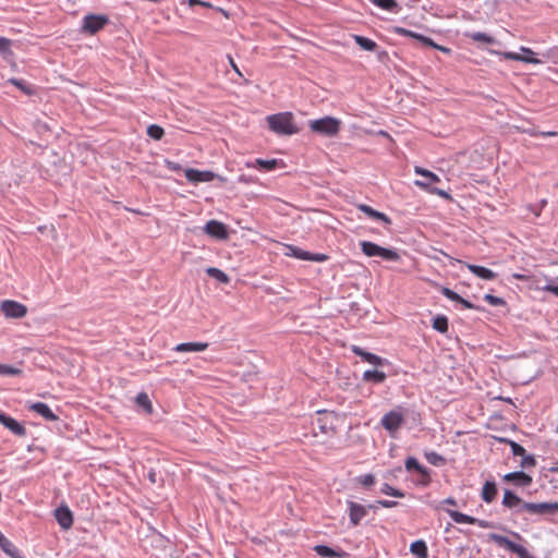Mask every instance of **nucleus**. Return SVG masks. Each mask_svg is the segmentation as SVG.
Instances as JSON below:
<instances>
[{"label":"nucleus","mask_w":558,"mask_h":558,"mask_svg":"<svg viewBox=\"0 0 558 558\" xmlns=\"http://www.w3.org/2000/svg\"><path fill=\"white\" fill-rule=\"evenodd\" d=\"M269 129L281 135H292L298 133V128L293 122L291 112L276 113L267 117Z\"/></svg>","instance_id":"nucleus-1"},{"label":"nucleus","mask_w":558,"mask_h":558,"mask_svg":"<svg viewBox=\"0 0 558 558\" xmlns=\"http://www.w3.org/2000/svg\"><path fill=\"white\" fill-rule=\"evenodd\" d=\"M414 172L416 174L424 177V180H416L414 182V184L416 186H418L422 190H425L432 194H436L445 199L450 198L449 193H447L446 191L437 189V187H432V184L440 182V178L436 173H434L427 169H424L422 167H418V166L414 167Z\"/></svg>","instance_id":"nucleus-2"},{"label":"nucleus","mask_w":558,"mask_h":558,"mask_svg":"<svg viewBox=\"0 0 558 558\" xmlns=\"http://www.w3.org/2000/svg\"><path fill=\"white\" fill-rule=\"evenodd\" d=\"M308 126L314 133L325 136H336L340 131L341 121L333 117H324L310 121Z\"/></svg>","instance_id":"nucleus-3"},{"label":"nucleus","mask_w":558,"mask_h":558,"mask_svg":"<svg viewBox=\"0 0 558 558\" xmlns=\"http://www.w3.org/2000/svg\"><path fill=\"white\" fill-rule=\"evenodd\" d=\"M363 254L368 257L379 256L386 260L397 262L400 259V255L390 248L381 247L376 243L369 241H362L360 243Z\"/></svg>","instance_id":"nucleus-4"},{"label":"nucleus","mask_w":558,"mask_h":558,"mask_svg":"<svg viewBox=\"0 0 558 558\" xmlns=\"http://www.w3.org/2000/svg\"><path fill=\"white\" fill-rule=\"evenodd\" d=\"M404 423V413L400 408L386 413L380 421L381 426L389 432L391 436L399 430Z\"/></svg>","instance_id":"nucleus-5"},{"label":"nucleus","mask_w":558,"mask_h":558,"mask_svg":"<svg viewBox=\"0 0 558 558\" xmlns=\"http://www.w3.org/2000/svg\"><path fill=\"white\" fill-rule=\"evenodd\" d=\"M520 51L522 53L506 51V52H497V54L501 56L506 60L521 61V62L531 63V64H539L541 63V60L534 57L535 52L531 48L521 46ZM492 52L496 53V51H492Z\"/></svg>","instance_id":"nucleus-6"},{"label":"nucleus","mask_w":558,"mask_h":558,"mask_svg":"<svg viewBox=\"0 0 558 558\" xmlns=\"http://www.w3.org/2000/svg\"><path fill=\"white\" fill-rule=\"evenodd\" d=\"M286 248H287V252H286L287 256L294 257V258H298L301 260H311V262L323 263L329 258L326 254L311 253V252L304 251V250L293 246V245H287Z\"/></svg>","instance_id":"nucleus-7"},{"label":"nucleus","mask_w":558,"mask_h":558,"mask_svg":"<svg viewBox=\"0 0 558 558\" xmlns=\"http://www.w3.org/2000/svg\"><path fill=\"white\" fill-rule=\"evenodd\" d=\"M0 310L9 318H22L27 314V307L24 304L12 300L2 301Z\"/></svg>","instance_id":"nucleus-8"},{"label":"nucleus","mask_w":558,"mask_h":558,"mask_svg":"<svg viewBox=\"0 0 558 558\" xmlns=\"http://www.w3.org/2000/svg\"><path fill=\"white\" fill-rule=\"evenodd\" d=\"M108 23V17L105 15H87L84 17L83 21V29L84 32L94 35L100 29L105 27V25Z\"/></svg>","instance_id":"nucleus-9"},{"label":"nucleus","mask_w":558,"mask_h":558,"mask_svg":"<svg viewBox=\"0 0 558 558\" xmlns=\"http://www.w3.org/2000/svg\"><path fill=\"white\" fill-rule=\"evenodd\" d=\"M350 523L353 526L360 524L361 520L367 514V509H376V506L365 507L354 501H348Z\"/></svg>","instance_id":"nucleus-10"},{"label":"nucleus","mask_w":558,"mask_h":558,"mask_svg":"<svg viewBox=\"0 0 558 558\" xmlns=\"http://www.w3.org/2000/svg\"><path fill=\"white\" fill-rule=\"evenodd\" d=\"M522 509L531 514H546V513H553L555 511H558V502H541V504H533V502H523Z\"/></svg>","instance_id":"nucleus-11"},{"label":"nucleus","mask_w":558,"mask_h":558,"mask_svg":"<svg viewBox=\"0 0 558 558\" xmlns=\"http://www.w3.org/2000/svg\"><path fill=\"white\" fill-rule=\"evenodd\" d=\"M204 231L209 236L215 238L217 240H227L229 236L226 225L218 220H209L205 225Z\"/></svg>","instance_id":"nucleus-12"},{"label":"nucleus","mask_w":558,"mask_h":558,"mask_svg":"<svg viewBox=\"0 0 558 558\" xmlns=\"http://www.w3.org/2000/svg\"><path fill=\"white\" fill-rule=\"evenodd\" d=\"M54 518L63 530H69L73 525V514L68 506H60L54 510Z\"/></svg>","instance_id":"nucleus-13"},{"label":"nucleus","mask_w":558,"mask_h":558,"mask_svg":"<svg viewBox=\"0 0 558 558\" xmlns=\"http://www.w3.org/2000/svg\"><path fill=\"white\" fill-rule=\"evenodd\" d=\"M352 352L360 356L364 362H367L372 365H375V366H379V365H385V364H389V362L374 353H371V352H367L365 351L364 349H362L361 347H357V345H353L352 347Z\"/></svg>","instance_id":"nucleus-14"},{"label":"nucleus","mask_w":558,"mask_h":558,"mask_svg":"<svg viewBox=\"0 0 558 558\" xmlns=\"http://www.w3.org/2000/svg\"><path fill=\"white\" fill-rule=\"evenodd\" d=\"M184 174L186 180L193 183L210 182L215 178V174L211 171H201L192 168L186 169Z\"/></svg>","instance_id":"nucleus-15"},{"label":"nucleus","mask_w":558,"mask_h":558,"mask_svg":"<svg viewBox=\"0 0 558 558\" xmlns=\"http://www.w3.org/2000/svg\"><path fill=\"white\" fill-rule=\"evenodd\" d=\"M317 417V425L323 434H328L329 432H333V415L332 413H327L325 411H319Z\"/></svg>","instance_id":"nucleus-16"},{"label":"nucleus","mask_w":558,"mask_h":558,"mask_svg":"<svg viewBox=\"0 0 558 558\" xmlns=\"http://www.w3.org/2000/svg\"><path fill=\"white\" fill-rule=\"evenodd\" d=\"M28 409L31 411L36 412L37 414H39L40 416H43L44 418H46L47 421H50V422H54V421H57L59 418L51 411V409L46 403H43V402L32 403V404L28 405Z\"/></svg>","instance_id":"nucleus-17"},{"label":"nucleus","mask_w":558,"mask_h":558,"mask_svg":"<svg viewBox=\"0 0 558 558\" xmlns=\"http://www.w3.org/2000/svg\"><path fill=\"white\" fill-rule=\"evenodd\" d=\"M0 422L17 436H24L26 434V428L11 416L0 414Z\"/></svg>","instance_id":"nucleus-18"},{"label":"nucleus","mask_w":558,"mask_h":558,"mask_svg":"<svg viewBox=\"0 0 558 558\" xmlns=\"http://www.w3.org/2000/svg\"><path fill=\"white\" fill-rule=\"evenodd\" d=\"M504 480L507 482H513L519 486H530L532 483V477L522 471L508 473L504 476Z\"/></svg>","instance_id":"nucleus-19"},{"label":"nucleus","mask_w":558,"mask_h":558,"mask_svg":"<svg viewBox=\"0 0 558 558\" xmlns=\"http://www.w3.org/2000/svg\"><path fill=\"white\" fill-rule=\"evenodd\" d=\"M395 33L398 35H401V36L417 39L425 46H429V47L435 46V43L432 38L421 35V34H417V33H414V32L403 28V27H395Z\"/></svg>","instance_id":"nucleus-20"},{"label":"nucleus","mask_w":558,"mask_h":558,"mask_svg":"<svg viewBox=\"0 0 558 558\" xmlns=\"http://www.w3.org/2000/svg\"><path fill=\"white\" fill-rule=\"evenodd\" d=\"M208 348L207 342H184L174 347L175 352H202Z\"/></svg>","instance_id":"nucleus-21"},{"label":"nucleus","mask_w":558,"mask_h":558,"mask_svg":"<svg viewBox=\"0 0 558 558\" xmlns=\"http://www.w3.org/2000/svg\"><path fill=\"white\" fill-rule=\"evenodd\" d=\"M466 267L472 274L484 280H494L497 277L496 272L484 266L466 264Z\"/></svg>","instance_id":"nucleus-22"},{"label":"nucleus","mask_w":558,"mask_h":558,"mask_svg":"<svg viewBox=\"0 0 558 558\" xmlns=\"http://www.w3.org/2000/svg\"><path fill=\"white\" fill-rule=\"evenodd\" d=\"M315 553L325 558H343L347 556V553L343 550L337 551L326 545H316L314 547Z\"/></svg>","instance_id":"nucleus-23"},{"label":"nucleus","mask_w":558,"mask_h":558,"mask_svg":"<svg viewBox=\"0 0 558 558\" xmlns=\"http://www.w3.org/2000/svg\"><path fill=\"white\" fill-rule=\"evenodd\" d=\"M410 551L416 558H428V548L423 539L413 542L410 545Z\"/></svg>","instance_id":"nucleus-24"},{"label":"nucleus","mask_w":558,"mask_h":558,"mask_svg":"<svg viewBox=\"0 0 558 558\" xmlns=\"http://www.w3.org/2000/svg\"><path fill=\"white\" fill-rule=\"evenodd\" d=\"M496 496H497V487H496L495 482L487 481L484 484L483 489H482V499L485 502L490 504L495 500Z\"/></svg>","instance_id":"nucleus-25"},{"label":"nucleus","mask_w":558,"mask_h":558,"mask_svg":"<svg viewBox=\"0 0 558 558\" xmlns=\"http://www.w3.org/2000/svg\"><path fill=\"white\" fill-rule=\"evenodd\" d=\"M359 209L361 211L365 213L367 216H369L373 219L381 220V221H384L385 223H388V225L391 222V220H390V218L388 216H386L384 213H379V211L373 209L368 205L361 204V205H359Z\"/></svg>","instance_id":"nucleus-26"},{"label":"nucleus","mask_w":558,"mask_h":558,"mask_svg":"<svg viewBox=\"0 0 558 558\" xmlns=\"http://www.w3.org/2000/svg\"><path fill=\"white\" fill-rule=\"evenodd\" d=\"M0 547L11 558H23L20 554V550L5 536L1 539Z\"/></svg>","instance_id":"nucleus-27"},{"label":"nucleus","mask_w":558,"mask_h":558,"mask_svg":"<svg viewBox=\"0 0 558 558\" xmlns=\"http://www.w3.org/2000/svg\"><path fill=\"white\" fill-rule=\"evenodd\" d=\"M386 374L381 371L377 369H368L363 373L364 381H373V383H384L386 380Z\"/></svg>","instance_id":"nucleus-28"},{"label":"nucleus","mask_w":558,"mask_h":558,"mask_svg":"<svg viewBox=\"0 0 558 558\" xmlns=\"http://www.w3.org/2000/svg\"><path fill=\"white\" fill-rule=\"evenodd\" d=\"M523 501L511 490H506L502 498V505L507 508H515L522 506Z\"/></svg>","instance_id":"nucleus-29"},{"label":"nucleus","mask_w":558,"mask_h":558,"mask_svg":"<svg viewBox=\"0 0 558 558\" xmlns=\"http://www.w3.org/2000/svg\"><path fill=\"white\" fill-rule=\"evenodd\" d=\"M449 517L456 522L461 524H472L475 522V518L464 514L456 510H447Z\"/></svg>","instance_id":"nucleus-30"},{"label":"nucleus","mask_w":558,"mask_h":558,"mask_svg":"<svg viewBox=\"0 0 558 558\" xmlns=\"http://www.w3.org/2000/svg\"><path fill=\"white\" fill-rule=\"evenodd\" d=\"M353 38L363 50L374 51L377 48V44L367 37L361 35H353Z\"/></svg>","instance_id":"nucleus-31"},{"label":"nucleus","mask_w":558,"mask_h":558,"mask_svg":"<svg viewBox=\"0 0 558 558\" xmlns=\"http://www.w3.org/2000/svg\"><path fill=\"white\" fill-rule=\"evenodd\" d=\"M136 404L143 408L147 414L153 413V404L146 392H141L137 395Z\"/></svg>","instance_id":"nucleus-32"},{"label":"nucleus","mask_w":558,"mask_h":558,"mask_svg":"<svg viewBox=\"0 0 558 558\" xmlns=\"http://www.w3.org/2000/svg\"><path fill=\"white\" fill-rule=\"evenodd\" d=\"M206 274L211 277V278H215L216 280H218L219 282L221 283H229L230 282V278L229 276L223 272L222 270L218 269V268H215V267H209L206 269Z\"/></svg>","instance_id":"nucleus-33"},{"label":"nucleus","mask_w":558,"mask_h":558,"mask_svg":"<svg viewBox=\"0 0 558 558\" xmlns=\"http://www.w3.org/2000/svg\"><path fill=\"white\" fill-rule=\"evenodd\" d=\"M466 36L477 43L494 44L496 41L494 37L481 32L470 33Z\"/></svg>","instance_id":"nucleus-34"},{"label":"nucleus","mask_w":558,"mask_h":558,"mask_svg":"<svg viewBox=\"0 0 558 558\" xmlns=\"http://www.w3.org/2000/svg\"><path fill=\"white\" fill-rule=\"evenodd\" d=\"M433 328L441 333L448 331V318L444 315L436 316L433 320Z\"/></svg>","instance_id":"nucleus-35"},{"label":"nucleus","mask_w":558,"mask_h":558,"mask_svg":"<svg viewBox=\"0 0 558 558\" xmlns=\"http://www.w3.org/2000/svg\"><path fill=\"white\" fill-rule=\"evenodd\" d=\"M500 441L506 442L510 446L513 456L522 457L526 452V450L520 444L513 440L500 438Z\"/></svg>","instance_id":"nucleus-36"},{"label":"nucleus","mask_w":558,"mask_h":558,"mask_svg":"<svg viewBox=\"0 0 558 558\" xmlns=\"http://www.w3.org/2000/svg\"><path fill=\"white\" fill-rule=\"evenodd\" d=\"M377 7L387 10L395 11L398 8V2L396 0H371Z\"/></svg>","instance_id":"nucleus-37"},{"label":"nucleus","mask_w":558,"mask_h":558,"mask_svg":"<svg viewBox=\"0 0 558 558\" xmlns=\"http://www.w3.org/2000/svg\"><path fill=\"white\" fill-rule=\"evenodd\" d=\"M380 492L385 495H388V496H392V497H397V498H403L404 497V493L390 486L389 484L385 483L381 488H380Z\"/></svg>","instance_id":"nucleus-38"},{"label":"nucleus","mask_w":558,"mask_h":558,"mask_svg":"<svg viewBox=\"0 0 558 558\" xmlns=\"http://www.w3.org/2000/svg\"><path fill=\"white\" fill-rule=\"evenodd\" d=\"M147 134L148 136H150L151 138L156 140V141H159L162 138L163 134H165V131L161 126L159 125H156V124H151L147 128Z\"/></svg>","instance_id":"nucleus-39"},{"label":"nucleus","mask_w":558,"mask_h":558,"mask_svg":"<svg viewBox=\"0 0 558 558\" xmlns=\"http://www.w3.org/2000/svg\"><path fill=\"white\" fill-rule=\"evenodd\" d=\"M22 374V369L12 365L0 364V375L2 376H17Z\"/></svg>","instance_id":"nucleus-40"},{"label":"nucleus","mask_w":558,"mask_h":558,"mask_svg":"<svg viewBox=\"0 0 558 558\" xmlns=\"http://www.w3.org/2000/svg\"><path fill=\"white\" fill-rule=\"evenodd\" d=\"M425 458H426V460H427L430 464H433V465H437V466H438V465H444V464H445V462H446V460H445V458H444L442 456H440V454H438L437 452H434V451H432V452H426V453H425Z\"/></svg>","instance_id":"nucleus-41"},{"label":"nucleus","mask_w":558,"mask_h":558,"mask_svg":"<svg viewBox=\"0 0 558 558\" xmlns=\"http://www.w3.org/2000/svg\"><path fill=\"white\" fill-rule=\"evenodd\" d=\"M404 466H405V470L407 471H416V472H420L421 469H424L425 466L422 465L416 458L414 457H409L405 462H404Z\"/></svg>","instance_id":"nucleus-42"},{"label":"nucleus","mask_w":558,"mask_h":558,"mask_svg":"<svg viewBox=\"0 0 558 558\" xmlns=\"http://www.w3.org/2000/svg\"><path fill=\"white\" fill-rule=\"evenodd\" d=\"M255 163L260 168V169H264L266 171H270V170H274L277 166V160L276 159H270V160H265V159H256L255 160Z\"/></svg>","instance_id":"nucleus-43"},{"label":"nucleus","mask_w":558,"mask_h":558,"mask_svg":"<svg viewBox=\"0 0 558 558\" xmlns=\"http://www.w3.org/2000/svg\"><path fill=\"white\" fill-rule=\"evenodd\" d=\"M420 475V478L417 480V484L421 486H427L430 483V472L428 469L424 468L421 469L420 472H417Z\"/></svg>","instance_id":"nucleus-44"},{"label":"nucleus","mask_w":558,"mask_h":558,"mask_svg":"<svg viewBox=\"0 0 558 558\" xmlns=\"http://www.w3.org/2000/svg\"><path fill=\"white\" fill-rule=\"evenodd\" d=\"M536 465V459L532 454H524L522 456V460L520 462V466L522 469H531Z\"/></svg>","instance_id":"nucleus-45"},{"label":"nucleus","mask_w":558,"mask_h":558,"mask_svg":"<svg viewBox=\"0 0 558 558\" xmlns=\"http://www.w3.org/2000/svg\"><path fill=\"white\" fill-rule=\"evenodd\" d=\"M527 134H530L531 136H543V137H555V136H558V132L556 131H542V132H538V131H535V130H529V131H525Z\"/></svg>","instance_id":"nucleus-46"},{"label":"nucleus","mask_w":558,"mask_h":558,"mask_svg":"<svg viewBox=\"0 0 558 558\" xmlns=\"http://www.w3.org/2000/svg\"><path fill=\"white\" fill-rule=\"evenodd\" d=\"M442 294L453 302L462 301V296H460L457 292L450 290L449 288H444Z\"/></svg>","instance_id":"nucleus-47"},{"label":"nucleus","mask_w":558,"mask_h":558,"mask_svg":"<svg viewBox=\"0 0 558 558\" xmlns=\"http://www.w3.org/2000/svg\"><path fill=\"white\" fill-rule=\"evenodd\" d=\"M484 300L487 303H489L490 305H494V306H499V305H504L505 304V301L501 298L495 296L493 294H486L484 296Z\"/></svg>","instance_id":"nucleus-48"},{"label":"nucleus","mask_w":558,"mask_h":558,"mask_svg":"<svg viewBox=\"0 0 558 558\" xmlns=\"http://www.w3.org/2000/svg\"><path fill=\"white\" fill-rule=\"evenodd\" d=\"M12 41L9 38L0 37V52L8 53L11 50Z\"/></svg>","instance_id":"nucleus-49"},{"label":"nucleus","mask_w":558,"mask_h":558,"mask_svg":"<svg viewBox=\"0 0 558 558\" xmlns=\"http://www.w3.org/2000/svg\"><path fill=\"white\" fill-rule=\"evenodd\" d=\"M360 483L365 487L373 486L375 484V476L373 474H366L360 477Z\"/></svg>","instance_id":"nucleus-50"},{"label":"nucleus","mask_w":558,"mask_h":558,"mask_svg":"<svg viewBox=\"0 0 558 558\" xmlns=\"http://www.w3.org/2000/svg\"><path fill=\"white\" fill-rule=\"evenodd\" d=\"M376 504L383 508H395L398 506L397 501L386 499L378 500Z\"/></svg>","instance_id":"nucleus-51"},{"label":"nucleus","mask_w":558,"mask_h":558,"mask_svg":"<svg viewBox=\"0 0 558 558\" xmlns=\"http://www.w3.org/2000/svg\"><path fill=\"white\" fill-rule=\"evenodd\" d=\"M473 524L478 525L482 529H492L494 524L490 521L487 520H481L475 518V522Z\"/></svg>","instance_id":"nucleus-52"},{"label":"nucleus","mask_w":558,"mask_h":558,"mask_svg":"<svg viewBox=\"0 0 558 558\" xmlns=\"http://www.w3.org/2000/svg\"><path fill=\"white\" fill-rule=\"evenodd\" d=\"M512 277H513V279H515V280H520V281H529V280H533V282H537V280H536V279H534V278H533V277H531V276L524 275V274H518V272H515V274H513V275H512Z\"/></svg>","instance_id":"nucleus-53"},{"label":"nucleus","mask_w":558,"mask_h":558,"mask_svg":"<svg viewBox=\"0 0 558 558\" xmlns=\"http://www.w3.org/2000/svg\"><path fill=\"white\" fill-rule=\"evenodd\" d=\"M539 289L543 290V291L550 292V293H553V294L558 296V286H554L551 283H548L545 287L539 288Z\"/></svg>","instance_id":"nucleus-54"},{"label":"nucleus","mask_w":558,"mask_h":558,"mask_svg":"<svg viewBox=\"0 0 558 558\" xmlns=\"http://www.w3.org/2000/svg\"><path fill=\"white\" fill-rule=\"evenodd\" d=\"M228 59H229V63H230L231 68L233 69V71L238 75L242 76V73H241L240 69L238 68L236 63L234 62L233 58L231 56H229Z\"/></svg>","instance_id":"nucleus-55"},{"label":"nucleus","mask_w":558,"mask_h":558,"mask_svg":"<svg viewBox=\"0 0 558 558\" xmlns=\"http://www.w3.org/2000/svg\"><path fill=\"white\" fill-rule=\"evenodd\" d=\"M432 47L435 48V49H438V50H440L441 52H445V53H450L451 52V50L449 48L440 46V45H437L436 43H435V46H432Z\"/></svg>","instance_id":"nucleus-56"},{"label":"nucleus","mask_w":558,"mask_h":558,"mask_svg":"<svg viewBox=\"0 0 558 558\" xmlns=\"http://www.w3.org/2000/svg\"><path fill=\"white\" fill-rule=\"evenodd\" d=\"M458 303H461L465 308H473V304L462 298V301H458Z\"/></svg>","instance_id":"nucleus-57"},{"label":"nucleus","mask_w":558,"mask_h":558,"mask_svg":"<svg viewBox=\"0 0 558 558\" xmlns=\"http://www.w3.org/2000/svg\"><path fill=\"white\" fill-rule=\"evenodd\" d=\"M444 504H447V505H450V506H457V501L453 498L445 499Z\"/></svg>","instance_id":"nucleus-58"},{"label":"nucleus","mask_w":558,"mask_h":558,"mask_svg":"<svg viewBox=\"0 0 558 558\" xmlns=\"http://www.w3.org/2000/svg\"><path fill=\"white\" fill-rule=\"evenodd\" d=\"M10 82H11L12 84H14L15 86H17L19 88H22V84H21V82H20V81L15 80V78H12Z\"/></svg>","instance_id":"nucleus-59"},{"label":"nucleus","mask_w":558,"mask_h":558,"mask_svg":"<svg viewBox=\"0 0 558 558\" xmlns=\"http://www.w3.org/2000/svg\"><path fill=\"white\" fill-rule=\"evenodd\" d=\"M201 0H189L190 5H199Z\"/></svg>","instance_id":"nucleus-60"},{"label":"nucleus","mask_w":558,"mask_h":558,"mask_svg":"<svg viewBox=\"0 0 558 558\" xmlns=\"http://www.w3.org/2000/svg\"><path fill=\"white\" fill-rule=\"evenodd\" d=\"M199 5L205 7V8H211L213 7L211 3L205 2V1H202V0H201Z\"/></svg>","instance_id":"nucleus-61"}]
</instances>
